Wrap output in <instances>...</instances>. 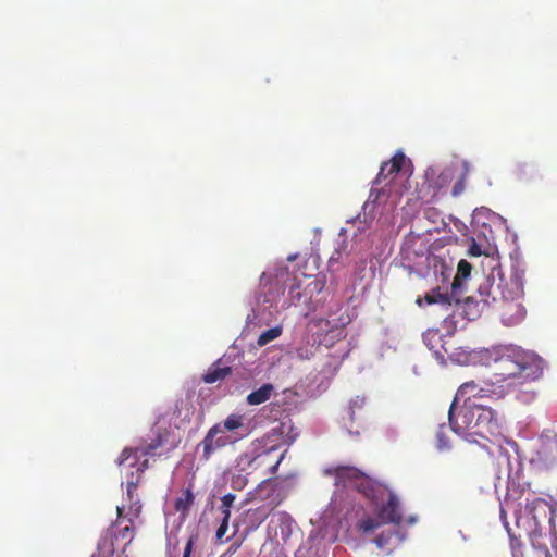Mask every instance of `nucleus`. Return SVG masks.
<instances>
[{"instance_id":"f257e3e1","label":"nucleus","mask_w":557,"mask_h":557,"mask_svg":"<svg viewBox=\"0 0 557 557\" xmlns=\"http://www.w3.org/2000/svg\"><path fill=\"white\" fill-rule=\"evenodd\" d=\"M486 366L497 384L509 387L527 385L543 375V359L515 345H499L487 351Z\"/></svg>"},{"instance_id":"f03ea898","label":"nucleus","mask_w":557,"mask_h":557,"mask_svg":"<svg viewBox=\"0 0 557 557\" xmlns=\"http://www.w3.org/2000/svg\"><path fill=\"white\" fill-rule=\"evenodd\" d=\"M454 404L455 401L448 411L449 425L454 432L461 433L465 430H470L473 434L483 438H487L498 432L497 414L492 408L473 404L471 408L461 410L462 423L460 424L454 417Z\"/></svg>"},{"instance_id":"7ed1b4c3","label":"nucleus","mask_w":557,"mask_h":557,"mask_svg":"<svg viewBox=\"0 0 557 557\" xmlns=\"http://www.w3.org/2000/svg\"><path fill=\"white\" fill-rule=\"evenodd\" d=\"M171 436L170 428L154 425L151 429L148 438H140L138 445L134 448L126 447L119 456L117 463L124 465L132 459L129 466H135L140 457H156L163 454Z\"/></svg>"},{"instance_id":"20e7f679","label":"nucleus","mask_w":557,"mask_h":557,"mask_svg":"<svg viewBox=\"0 0 557 557\" xmlns=\"http://www.w3.org/2000/svg\"><path fill=\"white\" fill-rule=\"evenodd\" d=\"M326 473L335 478L336 486L352 487L363 493L367 498H376L374 485L359 469L350 466H338L327 469Z\"/></svg>"},{"instance_id":"39448f33","label":"nucleus","mask_w":557,"mask_h":557,"mask_svg":"<svg viewBox=\"0 0 557 557\" xmlns=\"http://www.w3.org/2000/svg\"><path fill=\"white\" fill-rule=\"evenodd\" d=\"M507 394L504 384H497V382L491 377L488 381L481 383L475 381H469L461 384L457 391V397L466 398V401L471 398H503Z\"/></svg>"},{"instance_id":"423d86ee","label":"nucleus","mask_w":557,"mask_h":557,"mask_svg":"<svg viewBox=\"0 0 557 557\" xmlns=\"http://www.w3.org/2000/svg\"><path fill=\"white\" fill-rule=\"evenodd\" d=\"M244 436L245 434H240L239 438ZM237 440L238 437L233 438L231 435L222 432L220 425L211 426L198 445V447L202 448V460L208 461L215 451L228 444H234Z\"/></svg>"},{"instance_id":"0eeeda50","label":"nucleus","mask_w":557,"mask_h":557,"mask_svg":"<svg viewBox=\"0 0 557 557\" xmlns=\"http://www.w3.org/2000/svg\"><path fill=\"white\" fill-rule=\"evenodd\" d=\"M275 507H277V502H271L270 504H262L256 508H249L244 511L239 518V523L244 527V532L249 534L256 531Z\"/></svg>"},{"instance_id":"6e6552de","label":"nucleus","mask_w":557,"mask_h":557,"mask_svg":"<svg viewBox=\"0 0 557 557\" xmlns=\"http://www.w3.org/2000/svg\"><path fill=\"white\" fill-rule=\"evenodd\" d=\"M270 455V450H260L258 447H251L250 449L239 454L235 460V467L239 472L249 473L258 469L259 467L267 463V458Z\"/></svg>"},{"instance_id":"1a4fd4ad","label":"nucleus","mask_w":557,"mask_h":557,"mask_svg":"<svg viewBox=\"0 0 557 557\" xmlns=\"http://www.w3.org/2000/svg\"><path fill=\"white\" fill-rule=\"evenodd\" d=\"M406 157L403 152L395 153L391 160L383 162L377 176L374 180L376 185H389L405 164Z\"/></svg>"},{"instance_id":"9d476101","label":"nucleus","mask_w":557,"mask_h":557,"mask_svg":"<svg viewBox=\"0 0 557 557\" xmlns=\"http://www.w3.org/2000/svg\"><path fill=\"white\" fill-rule=\"evenodd\" d=\"M499 290V285H494L490 278H485L483 283L479 285L478 292L475 296H467L462 299L466 306L470 304H475V307L482 305V307L490 306L492 302L497 300V293Z\"/></svg>"},{"instance_id":"9b49d317","label":"nucleus","mask_w":557,"mask_h":557,"mask_svg":"<svg viewBox=\"0 0 557 557\" xmlns=\"http://www.w3.org/2000/svg\"><path fill=\"white\" fill-rule=\"evenodd\" d=\"M283 497L278 492V484L273 479H265L258 486L249 493V500L263 502V504H270L271 502H277V506L281 504Z\"/></svg>"},{"instance_id":"f8f14e48","label":"nucleus","mask_w":557,"mask_h":557,"mask_svg":"<svg viewBox=\"0 0 557 557\" xmlns=\"http://www.w3.org/2000/svg\"><path fill=\"white\" fill-rule=\"evenodd\" d=\"M377 517L382 523H392L399 525L403 521L400 512V504L398 497L394 493H389L388 499L377 510Z\"/></svg>"},{"instance_id":"ddd939ff","label":"nucleus","mask_w":557,"mask_h":557,"mask_svg":"<svg viewBox=\"0 0 557 557\" xmlns=\"http://www.w3.org/2000/svg\"><path fill=\"white\" fill-rule=\"evenodd\" d=\"M472 265L465 259H461L457 265V272L454 276L451 283V297L454 298V304L459 305L462 301L461 294L463 288V281L468 278L471 274Z\"/></svg>"},{"instance_id":"4468645a","label":"nucleus","mask_w":557,"mask_h":557,"mask_svg":"<svg viewBox=\"0 0 557 557\" xmlns=\"http://www.w3.org/2000/svg\"><path fill=\"white\" fill-rule=\"evenodd\" d=\"M539 458L545 463L557 461V434L548 432L540 437Z\"/></svg>"},{"instance_id":"2eb2a0df","label":"nucleus","mask_w":557,"mask_h":557,"mask_svg":"<svg viewBox=\"0 0 557 557\" xmlns=\"http://www.w3.org/2000/svg\"><path fill=\"white\" fill-rule=\"evenodd\" d=\"M293 519L286 512H277L274 515L270 522V530H274L275 535H281L282 539H286L290 534Z\"/></svg>"},{"instance_id":"dca6fc26","label":"nucleus","mask_w":557,"mask_h":557,"mask_svg":"<svg viewBox=\"0 0 557 557\" xmlns=\"http://www.w3.org/2000/svg\"><path fill=\"white\" fill-rule=\"evenodd\" d=\"M428 260L429 267L432 269L435 277L441 283H446L453 273L451 264L446 263V261L438 256H432Z\"/></svg>"},{"instance_id":"f3484780","label":"nucleus","mask_w":557,"mask_h":557,"mask_svg":"<svg viewBox=\"0 0 557 557\" xmlns=\"http://www.w3.org/2000/svg\"><path fill=\"white\" fill-rule=\"evenodd\" d=\"M232 373L231 367H219L213 363L207 372L202 375V381L207 384H212L218 381H223L226 376Z\"/></svg>"},{"instance_id":"a211bd4d","label":"nucleus","mask_w":557,"mask_h":557,"mask_svg":"<svg viewBox=\"0 0 557 557\" xmlns=\"http://www.w3.org/2000/svg\"><path fill=\"white\" fill-rule=\"evenodd\" d=\"M193 484L190 483L188 487H186L182 495L176 498L174 503V508L177 512H180L182 516H186L190 506L193 505L195 500V495L193 493Z\"/></svg>"},{"instance_id":"6ab92c4d","label":"nucleus","mask_w":557,"mask_h":557,"mask_svg":"<svg viewBox=\"0 0 557 557\" xmlns=\"http://www.w3.org/2000/svg\"><path fill=\"white\" fill-rule=\"evenodd\" d=\"M273 385L272 384H263L261 387H259L258 389L251 392L246 400L249 405H260V404H263L265 403L267 400L270 399L272 393H273Z\"/></svg>"},{"instance_id":"aec40b11","label":"nucleus","mask_w":557,"mask_h":557,"mask_svg":"<svg viewBox=\"0 0 557 557\" xmlns=\"http://www.w3.org/2000/svg\"><path fill=\"white\" fill-rule=\"evenodd\" d=\"M244 420L245 417L243 414L232 413L225 420L215 423L214 425H220V430L224 433H234L244 426Z\"/></svg>"},{"instance_id":"412c9836","label":"nucleus","mask_w":557,"mask_h":557,"mask_svg":"<svg viewBox=\"0 0 557 557\" xmlns=\"http://www.w3.org/2000/svg\"><path fill=\"white\" fill-rule=\"evenodd\" d=\"M423 300L428 305L442 304V305L450 306L454 302V298L451 297V293L450 294H442V293H440V288L438 287L433 289L432 294H426L424 296Z\"/></svg>"},{"instance_id":"4be33fe9","label":"nucleus","mask_w":557,"mask_h":557,"mask_svg":"<svg viewBox=\"0 0 557 557\" xmlns=\"http://www.w3.org/2000/svg\"><path fill=\"white\" fill-rule=\"evenodd\" d=\"M525 385H518L515 388L509 387V393L512 392L516 398L522 404H531L535 400L537 393L534 389L523 388Z\"/></svg>"},{"instance_id":"5701e85b","label":"nucleus","mask_w":557,"mask_h":557,"mask_svg":"<svg viewBox=\"0 0 557 557\" xmlns=\"http://www.w3.org/2000/svg\"><path fill=\"white\" fill-rule=\"evenodd\" d=\"M281 334H282V327H280V326L271 327V329L262 332L259 335L257 343L259 346H265L270 342H272L275 338H277L278 336H281Z\"/></svg>"},{"instance_id":"b1692460","label":"nucleus","mask_w":557,"mask_h":557,"mask_svg":"<svg viewBox=\"0 0 557 557\" xmlns=\"http://www.w3.org/2000/svg\"><path fill=\"white\" fill-rule=\"evenodd\" d=\"M463 172L461 173V175L459 176V178L455 182L454 186H453V189H451V195L454 197H458L460 196L465 189H466V181H467V175H468V163L465 162L463 163Z\"/></svg>"},{"instance_id":"393cba45","label":"nucleus","mask_w":557,"mask_h":557,"mask_svg":"<svg viewBox=\"0 0 557 557\" xmlns=\"http://www.w3.org/2000/svg\"><path fill=\"white\" fill-rule=\"evenodd\" d=\"M382 521L371 517L364 518L359 521L358 529L363 533H370L381 527Z\"/></svg>"},{"instance_id":"a878e982","label":"nucleus","mask_w":557,"mask_h":557,"mask_svg":"<svg viewBox=\"0 0 557 557\" xmlns=\"http://www.w3.org/2000/svg\"><path fill=\"white\" fill-rule=\"evenodd\" d=\"M391 539H399L398 533L392 530L383 531L374 539V543L377 547L384 548L389 544Z\"/></svg>"},{"instance_id":"bb28decb","label":"nucleus","mask_w":557,"mask_h":557,"mask_svg":"<svg viewBox=\"0 0 557 557\" xmlns=\"http://www.w3.org/2000/svg\"><path fill=\"white\" fill-rule=\"evenodd\" d=\"M531 171L532 173H536L537 170L535 169L534 165H529L527 163H522V164H518L516 170H515V174L517 176L518 180L520 181H529L530 178H532V174L531 175H528V171Z\"/></svg>"},{"instance_id":"cd10ccee","label":"nucleus","mask_w":557,"mask_h":557,"mask_svg":"<svg viewBox=\"0 0 557 557\" xmlns=\"http://www.w3.org/2000/svg\"><path fill=\"white\" fill-rule=\"evenodd\" d=\"M235 499H236V496L232 493H228L221 498V510H222L223 517L231 518V508H232Z\"/></svg>"},{"instance_id":"c85d7f7f","label":"nucleus","mask_w":557,"mask_h":557,"mask_svg":"<svg viewBox=\"0 0 557 557\" xmlns=\"http://www.w3.org/2000/svg\"><path fill=\"white\" fill-rule=\"evenodd\" d=\"M422 338H423L424 344L430 349H435L434 343H437L441 341V335H440L438 331L428 330L426 332L423 333Z\"/></svg>"},{"instance_id":"c756f323","label":"nucleus","mask_w":557,"mask_h":557,"mask_svg":"<svg viewBox=\"0 0 557 557\" xmlns=\"http://www.w3.org/2000/svg\"><path fill=\"white\" fill-rule=\"evenodd\" d=\"M127 520H128V522H129V525L124 527V528L120 531L119 536H120L122 540H126V541H127V542H126V544H129V543L133 541V539H134V535H135V529H134V527H133V524H134V520H133V518H128Z\"/></svg>"},{"instance_id":"7c9ffc66","label":"nucleus","mask_w":557,"mask_h":557,"mask_svg":"<svg viewBox=\"0 0 557 557\" xmlns=\"http://www.w3.org/2000/svg\"><path fill=\"white\" fill-rule=\"evenodd\" d=\"M446 426L444 424L440 425L437 432H436V438H437V448L440 450L447 449L449 447L448 440L445 434Z\"/></svg>"},{"instance_id":"2f4dec72","label":"nucleus","mask_w":557,"mask_h":557,"mask_svg":"<svg viewBox=\"0 0 557 557\" xmlns=\"http://www.w3.org/2000/svg\"><path fill=\"white\" fill-rule=\"evenodd\" d=\"M128 506V518H138L141 512V504L138 499H133V502H129Z\"/></svg>"},{"instance_id":"473e14b6","label":"nucleus","mask_w":557,"mask_h":557,"mask_svg":"<svg viewBox=\"0 0 557 557\" xmlns=\"http://www.w3.org/2000/svg\"><path fill=\"white\" fill-rule=\"evenodd\" d=\"M228 521H230V517H223L222 521L220 523V527L216 530L215 537L220 542L223 541V537L228 530Z\"/></svg>"},{"instance_id":"72a5a7b5","label":"nucleus","mask_w":557,"mask_h":557,"mask_svg":"<svg viewBox=\"0 0 557 557\" xmlns=\"http://www.w3.org/2000/svg\"><path fill=\"white\" fill-rule=\"evenodd\" d=\"M195 539H197L196 535H191L188 539V541H187V543L185 544V547H184L183 557H190L193 548H194Z\"/></svg>"},{"instance_id":"f704fd0d","label":"nucleus","mask_w":557,"mask_h":557,"mask_svg":"<svg viewBox=\"0 0 557 557\" xmlns=\"http://www.w3.org/2000/svg\"><path fill=\"white\" fill-rule=\"evenodd\" d=\"M137 483L136 482H128L127 483V498L129 502H133V499H135V492L137 490Z\"/></svg>"},{"instance_id":"c9c22d12","label":"nucleus","mask_w":557,"mask_h":557,"mask_svg":"<svg viewBox=\"0 0 557 557\" xmlns=\"http://www.w3.org/2000/svg\"><path fill=\"white\" fill-rule=\"evenodd\" d=\"M283 458H284V453L280 456V458L276 460V462L270 467V474H274L277 471V468H278L281 461L283 460Z\"/></svg>"},{"instance_id":"e433bc0d","label":"nucleus","mask_w":557,"mask_h":557,"mask_svg":"<svg viewBox=\"0 0 557 557\" xmlns=\"http://www.w3.org/2000/svg\"><path fill=\"white\" fill-rule=\"evenodd\" d=\"M148 468H149V460L146 458V459H144V460L140 462V465H139V467H138V471H139V472H144V471H146Z\"/></svg>"},{"instance_id":"4c0bfd02","label":"nucleus","mask_w":557,"mask_h":557,"mask_svg":"<svg viewBox=\"0 0 557 557\" xmlns=\"http://www.w3.org/2000/svg\"><path fill=\"white\" fill-rule=\"evenodd\" d=\"M246 480L238 478L237 480H233V485L238 488L243 487L245 485Z\"/></svg>"},{"instance_id":"58836bf2","label":"nucleus","mask_w":557,"mask_h":557,"mask_svg":"<svg viewBox=\"0 0 557 557\" xmlns=\"http://www.w3.org/2000/svg\"><path fill=\"white\" fill-rule=\"evenodd\" d=\"M116 511H117V520L122 519L124 507L117 506Z\"/></svg>"},{"instance_id":"ea45409f","label":"nucleus","mask_w":557,"mask_h":557,"mask_svg":"<svg viewBox=\"0 0 557 557\" xmlns=\"http://www.w3.org/2000/svg\"><path fill=\"white\" fill-rule=\"evenodd\" d=\"M448 175H449V172L446 171V172L442 173L441 177H448Z\"/></svg>"},{"instance_id":"a19ab883","label":"nucleus","mask_w":557,"mask_h":557,"mask_svg":"<svg viewBox=\"0 0 557 557\" xmlns=\"http://www.w3.org/2000/svg\"><path fill=\"white\" fill-rule=\"evenodd\" d=\"M422 301L423 300L421 298H418L416 302H417L418 306H422Z\"/></svg>"},{"instance_id":"79ce46f5","label":"nucleus","mask_w":557,"mask_h":557,"mask_svg":"<svg viewBox=\"0 0 557 557\" xmlns=\"http://www.w3.org/2000/svg\"><path fill=\"white\" fill-rule=\"evenodd\" d=\"M174 447H175L174 445H171V447H169L166 450L170 451V450L174 449Z\"/></svg>"},{"instance_id":"37998d69","label":"nucleus","mask_w":557,"mask_h":557,"mask_svg":"<svg viewBox=\"0 0 557 557\" xmlns=\"http://www.w3.org/2000/svg\"><path fill=\"white\" fill-rule=\"evenodd\" d=\"M414 521H416V519H414V518H411V519H410V523H413Z\"/></svg>"}]
</instances>
